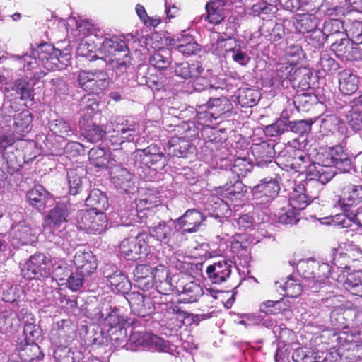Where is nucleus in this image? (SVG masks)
<instances>
[{
	"label": "nucleus",
	"mask_w": 362,
	"mask_h": 362,
	"mask_svg": "<svg viewBox=\"0 0 362 362\" xmlns=\"http://www.w3.org/2000/svg\"><path fill=\"white\" fill-rule=\"evenodd\" d=\"M305 176L304 183L296 185L289 197L290 206L298 211L318 197L322 186L334 177V173L319 165H310L305 170Z\"/></svg>",
	"instance_id": "obj_1"
},
{
	"label": "nucleus",
	"mask_w": 362,
	"mask_h": 362,
	"mask_svg": "<svg viewBox=\"0 0 362 362\" xmlns=\"http://www.w3.org/2000/svg\"><path fill=\"white\" fill-rule=\"evenodd\" d=\"M334 250L337 252L335 249ZM334 256V267H331L327 263H320L311 259L300 263V269L305 286L312 289L313 292H317L322 285L325 284V281L329 276L334 278L335 267L339 271L344 269H350L345 262V259H347L346 254L335 253Z\"/></svg>",
	"instance_id": "obj_2"
},
{
	"label": "nucleus",
	"mask_w": 362,
	"mask_h": 362,
	"mask_svg": "<svg viewBox=\"0 0 362 362\" xmlns=\"http://www.w3.org/2000/svg\"><path fill=\"white\" fill-rule=\"evenodd\" d=\"M31 54L13 55V58L22 66L24 71H30L37 66V57L47 69H58L62 51L55 49L48 42L30 45Z\"/></svg>",
	"instance_id": "obj_3"
},
{
	"label": "nucleus",
	"mask_w": 362,
	"mask_h": 362,
	"mask_svg": "<svg viewBox=\"0 0 362 362\" xmlns=\"http://www.w3.org/2000/svg\"><path fill=\"white\" fill-rule=\"evenodd\" d=\"M318 159L321 163H313L324 167L336 175V172L329 168L334 167L341 173L349 172L353 167L352 159L344 151L341 145L329 147L318 155Z\"/></svg>",
	"instance_id": "obj_4"
},
{
	"label": "nucleus",
	"mask_w": 362,
	"mask_h": 362,
	"mask_svg": "<svg viewBox=\"0 0 362 362\" xmlns=\"http://www.w3.org/2000/svg\"><path fill=\"white\" fill-rule=\"evenodd\" d=\"M132 157L134 160L135 165H144L155 170H162L168 163L167 156L161 148L155 144L142 149L136 148L132 153Z\"/></svg>",
	"instance_id": "obj_5"
},
{
	"label": "nucleus",
	"mask_w": 362,
	"mask_h": 362,
	"mask_svg": "<svg viewBox=\"0 0 362 362\" xmlns=\"http://www.w3.org/2000/svg\"><path fill=\"white\" fill-rule=\"evenodd\" d=\"M52 261L42 253H35L30 257L22 269L25 278L40 279L51 276Z\"/></svg>",
	"instance_id": "obj_6"
},
{
	"label": "nucleus",
	"mask_w": 362,
	"mask_h": 362,
	"mask_svg": "<svg viewBox=\"0 0 362 362\" xmlns=\"http://www.w3.org/2000/svg\"><path fill=\"white\" fill-rule=\"evenodd\" d=\"M109 79L104 70L82 71L78 74V83L85 91L99 94L108 86Z\"/></svg>",
	"instance_id": "obj_7"
},
{
	"label": "nucleus",
	"mask_w": 362,
	"mask_h": 362,
	"mask_svg": "<svg viewBox=\"0 0 362 362\" xmlns=\"http://www.w3.org/2000/svg\"><path fill=\"white\" fill-rule=\"evenodd\" d=\"M15 138L12 134L0 132V153L7 164L10 173L18 170L21 167L20 152L13 146Z\"/></svg>",
	"instance_id": "obj_8"
},
{
	"label": "nucleus",
	"mask_w": 362,
	"mask_h": 362,
	"mask_svg": "<svg viewBox=\"0 0 362 362\" xmlns=\"http://www.w3.org/2000/svg\"><path fill=\"white\" fill-rule=\"evenodd\" d=\"M280 186L277 177H266L254 186L252 189L253 199L257 204H266L276 198L279 192Z\"/></svg>",
	"instance_id": "obj_9"
},
{
	"label": "nucleus",
	"mask_w": 362,
	"mask_h": 362,
	"mask_svg": "<svg viewBox=\"0 0 362 362\" xmlns=\"http://www.w3.org/2000/svg\"><path fill=\"white\" fill-rule=\"evenodd\" d=\"M38 229L33 228L25 221H21L12 225L11 237L13 245H33L36 243L38 237Z\"/></svg>",
	"instance_id": "obj_10"
},
{
	"label": "nucleus",
	"mask_w": 362,
	"mask_h": 362,
	"mask_svg": "<svg viewBox=\"0 0 362 362\" xmlns=\"http://www.w3.org/2000/svg\"><path fill=\"white\" fill-rule=\"evenodd\" d=\"M147 238L146 233H139L136 237L124 239L119 247L121 252L129 260L140 259L141 255L146 253Z\"/></svg>",
	"instance_id": "obj_11"
},
{
	"label": "nucleus",
	"mask_w": 362,
	"mask_h": 362,
	"mask_svg": "<svg viewBox=\"0 0 362 362\" xmlns=\"http://www.w3.org/2000/svg\"><path fill=\"white\" fill-rule=\"evenodd\" d=\"M72 211V206L69 202L57 203L45 216L43 227L60 228L69 221Z\"/></svg>",
	"instance_id": "obj_12"
},
{
	"label": "nucleus",
	"mask_w": 362,
	"mask_h": 362,
	"mask_svg": "<svg viewBox=\"0 0 362 362\" xmlns=\"http://www.w3.org/2000/svg\"><path fill=\"white\" fill-rule=\"evenodd\" d=\"M132 312L139 317H145L155 310L154 302L149 295H144L139 292H132L127 298Z\"/></svg>",
	"instance_id": "obj_13"
},
{
	"label": "nucleus",
	"mask_w": 362,
	"mask_h": 362,
	"mask_svg": "<svg viewBox=\"0 0 362 362\" xmlns=\"http://www.w3.org/2000/svg\"><path fill=\"white\" fill-rule=\"evenodd\" d=\"M206 219L199 211L188 209L180 218L175 220L177 230L182 229V233H194L198 230L202 222Z\"/></svg>",
	"instance_id": "obj_14"
},
{
	"label": "nucleus",
	"mask_w": 362,
	"mask_h": 362,
	"mask_svg": "<svg viewBox=\"0 0 362 362\" xmlns=\"http://www.w3.org/2000/svg\"><path fill=\"white\" fill-rule=\"evenodd\" d=\"M90 110V114L81 115V119L79 121V127L81 134L89 141L95 143L100 141L105 135V131L100 126L94 123L91 119V114L95 109L88 106Z\"/></svg>",
	"instance_id": "obj_15"
},
{
	"label": "nucleus",
	"mask_w": 362,
	"mask_h": 362,
	"mask_svg": "<svg viewBox=\"0 0 362 362\" xmlns=\"http://www.w3.org/2000/svg\"><path fill=\"white\" fill-rule=\"evenodd\" d=\"M251 151L258 166L264 167L272 163L275 156L274 142L262 141L259 144H253Z\"/></svg>",
	"instance_id": "obj_16"
},
{
	"label": "nucleus",
	"mask_w": 362,
	"mask_h": 362,
	"mask_svg": "<svg viewBox=\"0 0 362 362\" xmlns=\"http://www.w3.org/2000/svg\"><path fill=\"white\" fill-rule=\"evenodd\" d=\"M110 175L111 180L117 189L127 193L133 188V175L126 168L117 165L116 163L111 168Z\"/></svg>",
	"instance_id": "obj_17"
},
{
	"label": "nucleus",
	"mask_w": 362,
	"mask_h": 362,
	"mask_svg": "<svg viewBox=\"0 0 362 362\" xmlns=\"http://www.w3.org/2000/svg\"><path fill=\"white\" fill-rule=\"evenodd\" d=\"M127 45L124 39L117 36L111 38H105L98 47V52L100 54V59L107 64L108 59L112 58L119 50L126 48Z\"/></svg>",
	"instance_id": "obj_18"
},
{
	"label": "nucleus",
	"mask_w": 362,
	"mask_h": 362,
	"mask_svg": "<svg viewBox=\"0 0 362 362\" xmlns=\"http://www.w3.org/2000/svg\"><path fill=\"white\" fill-rule=\"evenodd\" d=\"M279 160L284 163L286 167L295 171H300L303 168H306L309 163V157L303 155L300 151L292 150L291 152L282 151L279 157Z\"/></svg>",
	"instance_id": "obj_19"
},
{
	"label": "nucleus",
	"mask_w": 362,
	"mask_h": 362,
	"mask_svg": "<svg viewBox=\"0 0 362 362\" xmlns=\"http://www.w3.org/2000/svg\"><path fill=\"white\" fill-rule=\"evenodd\" d=\"M231 263L223 259L207 267L206 274L213 284H221L226 281L231 274Z\"/></svg>",
	"instance_id": "obj_20"
},
{
	"label": "nucleus",
	"mask_w": 362,
	"mask_h": 362,
	"mask_svg": "<svg viewBox=\"0 0 362 362\" xmlns=\"http://www.w3.org/2000/svg\"><path fill=\"white\" fill-rule=\"evenodd\" d=\"M74 263L76 269L85 275H90L98 267L96 257L90 251L78 250L74 257Z\"/></svg>",
	"instance_id": "obj_21"
},
{
	"label": "nucleus",
	"mask_w": 362,
	"mask_h": 362,
	"mask_svg": "<svg viewBox=\"0 0 362 362\" xmlns=\"http://www.w3.org/2000/svg\"><path fill=\"white\" fill-rule=\"evenodd\" d=\"M115 154L103 148L94 147L88 152V158L91 163L97 168H112L117 161L115 160Z\"/></svg>",
	"instance_id": "obj_22"
},
{
	"label": "nucleus",
	"mask_w": 362,
	"mask_h": 362,
	"mask_svg": "<svg viewBox=\"0 0 362 362\" xmlns=\"http://www.w3.org/2000/svg\"><path fill=\"white\" fill-rule=\"evenodd\" d=\"M177 230L175 221H160L158 225L149 228V235L156 240L167 243L175 231Z\"/></svg>",
	"instance_id": "obj_23"
},
{
	"label": "nucleus",
	"mask_w": 362,
	"mask_h": 362,
	"mask_svg": "<svg viewBox=\"0 0 362 362\" xmlns=\"http://www.w3.org/2000/svg\"><path fill=\"white\" fill-rule=\"evenodd\" d=\"M344 190V198L339 200L338 205L342 211H348V207L362 202V185L351 184Z\"/></svg>",
	"instance_id": "obj_24"
},
{
	"label": "nucleus",
	"mask_w": 362,
	"mask_h": 362,
	"mask_svg": "<svg viewBox=\"0 0 362 362\" xmlns=\"http://www.w3.org/2000/svg\"><path fill=\"white\" fill-rule=\"evenodd\" d=\"M16 349L21 360L32 362L34 360H41L44 357L37 343L16 341Z\"/></svg>",
	"instance_id": "obj_25"
},
{
	"label": "nucleus",
	"mask_w": 362,
	"mask_h": 362,
	"mask_svg": "<svg viewBox=\"0 0 362 362\" xmlns=\"http://www.w3.org/2000/svg\"><path fill=\"white\" fill-rule=\"evenodd\" d=\"M82 168H70L67 170V180L69 187V193L73 195L80 194L89 184L87 179L83 176Z\"/></svg>",
	"instance_id": "obj_26"
},
{
	"label": "nucleus",
	"mask_w": 362,
	"mask_h": 362,
	"mask_svg": "<svg viewBox=\"0 0 362 362\" xmlns=\"http://www.w3.org/2000/svg\"><path fill=\"white\" fill-rule=\"evenodd\" d=\"M199 107H206L205 112L207 111L213 118L217 119L230 111L231 103L226 97H221L211 98L206 104H203Z\"/></svg>",
	"instance_id": "obj_27"
},
{
	"label": "nucleus",
	"mask_w": 362,
	"mask_h": 362,
	"mask_svg": "<svg viewBox=\"0 0 362 362\" xmlns=\"http://www.w3.org/2000/svg\"><path fill=\"white\" fill-rule=\"evenodd\" d=\"M225 3L223 0H210L206 5V15H202L201 19L209 23H221L225 18Z\"/></svg>",
	"instance_id": "obj_28"
},
{
	"label": "nucleus",
	"mask_w": 362,
	"mask_h": 362,
	"mask_svg": "<svg viewBox=\"0 0 362 362\" xmlns=\"http://www.w3.org/2000/svg\"><path fill=\"white\" fill-rule=\"evenodd\" d=\"M339 88L345 95L355 93L358 86V77L349 69H344L338 74Z\"/></svg>",
	"instance_id": "obj_29"
},
{
	"label": "nucleus",
	"mask_w": 362,
	"mask_h": 362,
	"mask_svg": "<svg viewBox=\"0 0 362 362\" xmlns=\"http://www.w3.org/2000/svg\"><path fill=\"white\" fill-rule=\"evenodd\" d=\"M33 120L32 114L28 110H23L21 112H16L13 116L12 124L13 132L19 136H23L25 133H28L30 129V124Z\"/></svg>",
	"instance_id": "obj_30"
},
{
	"label": "nucleus",
	"mask_w": 362,
	"mask_h": 362,
	"mask_svg": "<svg viewBox=\"0 0 362 362\" xmlns=\"http://www.w3.org/2000/svg\"><path fill=\"white\" fill-rule=\"evenodd\" d=\"M311 76L312 73L305 67L296 68L293 72L291 84L297 89V92L311 90L310 85Z\"/></svg>",
	"instance_id": "obj_31"
},
{
	"label": "nucleus",
	"mask_w": 362,
	"mask_h": 362,
	"mask_svg": "<svg viewBox=\"0 0 362 362\" xmlns=\"http://www.w3.org/2000/svg\"><path fill=\"white\" fill-rule=\"evenodd\" d=\"M204 69L199 62H194L189 64L188 62H182L175 63L174 66V71L176 76L184 78L189 79L200 75Z\"/></svg>",
	"instance_id": "obj_32"
},
{
	"label": "nucleus",
	"mask_w": 362,
	"mask_h": 362,
	"mask_svg": "<svg viewBox=\"0 0 362 362\" xmlns=\"http://www.w3.org/2000/svg\"><path fill=\"white\" fill-rule=\"evenodd\" d=\"M49 196V193L40 185H35L27 193L28 202L38 211L45 209Z\"/></svg>",
	"instance_id": "obj_33"
},
{
	"label": "nucleus",
	"mask_w": 362,
	"mask_h": 362,
	"mask_svg": "<svg viewBox=\"0 0 362 362\" xmlns=\"http://www.w3.org/2000/svg\"><path fill=\"white\" fill-rule=\"evenodd\" d=\"M86 205L97 211H105L109 207L107 196L100 189H93L85 198Z\"/></svg>",
	"instance_id": "obj_34"
},
{
	"label": "nucleus",
	"mask_w": 362,
	"mask_h": 362,
	"mask_svg": "<svg viewBox=\"0 0 362 362\" xmlns=\"http://www.w3.org/2000/svg\"><path fill=\"white\" fill-rule=\"evenodd\" d=\"M35 82L29 81L28 76L26 78L16 80L13 86L12 90H15L16 95L21 100L33 104L34 100Z\"/></svg>",
	"instance_id": "obj_35"
},
{
	"label": "nucleus",
	"mask_w": 362,
	"mask_h": 362,
	"mask_svg": "<svg viewBox=\"0 0 362 362\" xmlns=\"http://www.w3.org/2000/svg\"><path fill=\"white\" fill-rule=\"evenodd\" d=\"M106 64L110 66L116 71L122 73L125 71L132 64V57L128 47L121 51L119 50L112 58L108 59Z\"/></svg>",
	"instance_id": "obj_36"
},
{
	"label": "nucleus",
	"mask_w": 362,
	"mask_h": 362,
	"mask_svg": "<svg viewBox=\"0 0 362 362\" xmlns=\"http://www.w3.org/2000/svg\"><path fill=\"white\" fill-rule=\"evenodd\" d=\"M54 356L58 362H80L85 357L82 350L67 346L57 347Z\"/></svg>",
	"instance_id": "obj_37"
},
{
	"label": "nucleus",
	"mask_w": 362,
	"mask_h": 362,
	"mask_svg": "<svg viewBox=\"0 0 362 362\" xmlns=\"http://www.w3.org/2000/svg\"><path fill=\"white\" fill-rule=\"evenodd\" d=\"M33 322L27 320L25 322L22 335L19 337L16 341H23L25 342L37 343L42 339V330L40 325L35 322L33 318Z\"/></svg>",
	"instance_id": "obj_38"
},
{
	"label": "nucleus",
	"mask_w": 362,
	"mask_h": 362,
	"mask_svg": "<svg viewBox=\"0 0 362 362\" xmlns=\"http://www.w3.org/2000/svg\"><path fill=\"white\" fill-rule=\"evenodd\" d=\"M202 294V286L194 281H190L182 286L179 296L182 303H192L197 302Z\"/></svg>",
	"instance_id": "obj_39"
},
{
	"label": "nucleus",
	"mask_w": 362,
	"mask_h": 362,
	"mask_svg": "<svg viewBox=\"0 0 362 362\" xmlns=\"http://www.w3.org/2000/svg\"><path fill=\"white\" fill-rule=\"evenodd\" d=\"M260 99L259 90L250 88H242L238 90L237 100L243 107L255 106Z\"/></svg>",
	"instance_id": "obj_40"
},
{
	"label": "nucleus",
	"mask_w": 362,
	"mask_h": 362,
	"mask_svg": "<svg viewBox=\"0 0 362 362\" xmlns=\"http://www.w3.org/2000/svg\"><path fill=\"white\" fill-rule=\"evenodd\" d=\"M194 146L189 143L180 139H173L168 141L167 153L170 156L186 158Z\"/></svg>",
	"instance_id": "obj_41"
},
{
	"label": "nucleus",
	"mask_w": 362,
	"mask_h": 362,
	"mask_svg": "<svg viewBox=\"0 0 362 362\" xmlns=\"http://www.w3.org/2000/svg\"><path fill=\"white\" fill-rule=\"evenodd\" d=\"M101 317L104 318V322L110 328H117L124 325L125 318L122 315V310L117 307H110L101 312Z\"/></svg>",
	"instance_id": "obj_42"
},
{
	"label": "nucleus",
	"mask_w": 362,
	"mask_h": 362,
	"mask_svg": "<svg viewBox=\"0 0 362 362\" xmlns=\"http://www.w3.org/2000/svg\"><path fill=\"white\" fill-rule=\"evenodd\" d=\"M150 334V333L142 331L131 332L129 338L125 343V348L131 351H136L140 348H148Z\"/></svg>",
	"instance_id": "obj_43"
},
{
	"label": "nucleus",
	"mask_w": 362,
	"mask_h": 362,
	"mask_svg": "<svg viewBox=\"0 0 362 362\" xmlns=\"http://www.w3.org/2000/svg\"><path fill=\"white\" fill-rule=\"evenodd\" d=\"M297 92L293 96V102L298 110L308 109L311 105L317 104L318 98L312 91Z\"/></svg>",
	"instance_id": "obj_44"
},
{
	"label": "nucleus",
	"mask_w": 362,
	"mask_h": 362,
	"mask_svg": "<svg viewBox=\"0 0 362 362\" xmlns=\"http://www.w3.org/2000/svg\"><path fill=\"white\" fill-rule=\"evenodd\" d=\"M341 37H337L331 45V49L335 52L338 57L344 59L349 52V49L353 42L345 33H339Z\"/></svg>",
	"instance_id": "obj_45"
},
{
	"label": "nucleus",
	"mask_w": 362,
	"mask_h": 362,
	"mask_svg": "<svg viewBox=\"0 0 362 362\" xmlns=\"http://www.w3.org/2000/svg\"><path fill=\"white\" fill-rule=\"evenodd\" d=\"M252 168L253 164L248 158L238 157L233 160L230 172L235 175L237 178H240L245 177Z\"/></svg>",
	"instance_id": "obj_46"
},
{
	"label": "nucleus",
	"mask_w": 362,
	"mask_h": 362,
	"mask_svg": "<svg viewBox=\"0 0 362 362\" xmlns=\"http://www.w3.org/2000/svg\"><path fill=\"white\" fill-rule=\"evenodd\" d=\"M49 129L57 136L67 138L74 135V129L70 124L64 119L59 118L49 124Z\"/></svg>",
	"instance_id": "obj_47"
},
{
	"label": "nucleus",
	"mask_w": 362,
	"mask_h": 362,
	"mask_svg": "<svg viewBox=\"0 0 362 362\" xmlns=\"http://www.w3.org/2000/svg\"><path fill=\"white\" fill-rule=\"evenodd\" d=\"M76 53L78 56L86 57L89 61L100 59V54L94 43H90L85 40H82L79 43Z\"/></svg>",
	"instance_id": "obj_48"
},
{
	"label": "nucleus",
	"mask_w": 362,
	"mask_h": 362,
	"mask_svg": "<svg viewBox=\"0 0 362 362\" xmlns=\"http://www.w3.org/2000/svg\"><path fill=\"white\" fill-rule=\"evenodd\" d=\"M51 276L56 281H59L61 285L65 284L69 275L70 274L71 270L64 262H55L52 263V267H51Z\"/></svg>",
	"instance_id": "obj_49"
},
{
	"label": "nucleus",
	"mask_w": 362,
	"mask_h": 362,
	"mask_svg": "<svg viewBox=\"0 0 362 362\" xmlns=\"http://www.w3.org/2000/svg\"><path fill=\"white\" fill-rule=\"evenodd\" d=\"M345 117L348 125L353 131L359 132L362 129V109L351 105L349 113Z\"/></svg>",
	"instance_id": "obj_50"
},
{
	"label": "nucleus",
	"mask_w": 362,
	"mask_h": 362,
	"mask_svg": "<svg viewBox=\"0 0 362 362\" xmlns=\"http://www.w3.org/2000/svg\"><path fill=\"white\" fill-rule=\"evenodd\" d=\"M104 212L93 210L91 220L92 225L89 233L101 234L105 231L107 226V218Z\"/></svg>",
	"instance_id": "obj_51"
},
{
	"label": "nucleus",
	"mask_w": 362,
	"mask_h": 362,
	"mask_svg": "<svg viewBox=\"0 0 362 362\" xmlns=\"http://www.w3.org/2000/svg\"><path fill=\"white\" fill-rule=\"evenodd\" d=\"M139 124L136 122L128 123L127 122L126 124H124L123 121L121 127L117 130V135L121 136V141L119 144H121L124 141H134L139 133Z\"/></svg>",
	"instance_id": "obj_52"
},
{
	"label": "nucleus",
	"mask_w": 362,
	"mask_h": 362,
	"mask_svg": "<svg viewBox=\"0 0 362 362\" xmlns=\"http://www.w3.org/2000/svg\"><path fill=\"white\" fill-rule=\"evenodd\" d=\"M107 284L111 286L112 291L120 293L127 292L131 287L129 281L122 271L115 275Z\"/></svg>",
	"instance_id": "obj_53"
},
{
	"label": "nucleus",
	"mask_w": 362,
	"mask_h": 362,
	"mask_svg": "<svg viewBox=\"0 0 362 362\" xmlns=\"http://www.w3.org/2000/svg\"><path fill=\"white\" fill-rule=\"evenodd\" d=\"M322 29L317 28V24H313L311 30L308 33V35H305V38L310 40L313 45H320L323 43L327 38V33L326 30L332 24H322Z\"/></svg>",
	"instance_id": "obj_54"
},
{
	"label": "nucleus",
	"mask_w": 362,
	"mask_h": 362,
	"mask_svg": "<svg viewBox=\"0 0 362 362\" xmlns=\"http://www.w3.org/2000/svg\"><path fill=\"white\" fill-rule=\"evenodd\" d=\"M235 42V45L227 49L226 52L231 54V57L235 62L240 66H245L249 63L251 58L249 54L242 49L240 43H238L236 41Z\"/></svg>",
	"instance_id": "obj_55"
},
{
	"label": "nucleus",
	"mask_w": 362,
	"mask_h": 362,
	"mask_svg": "<svg viewBox=\"0 0 362 362\" xmlns=\"http://www.w3.org/2000/svg\"><path fill=\"white\" fill-rule=\"evenodd\" d=\"M285 56L290 62L291 64H293L298 63L301 59H303L305 57L302 47L300 44L292 43L288 45L285 49Z\"/></svg>",
	"instance_id": "obj_56"
},
{
	"label": "nucleus",
	"mask_w": 362,
	"mask_h": 362,
	"mask_svg": "<svg viewBox=\"0 0 362 362\" xmlns=\"http://www.w3.org/2000/svg\"><path fill=\"white\" fill-rule=\"evenodd\" d=\"M67 32L76 40H83L91 32L93 24H68Z\"/></svg>",
	"instance_id": "obj_57"
},
{
	"label": "nucleus",
	"mask_w": 362,
	"mask_h": 362,
	"mask_svg": "<svg viewBox=\"0 0 362 362\" xmlns=\"http://www.w3.org/2000/svg\"><path fill=\"white\" fill-rule=\"evenodd\" d=\"M112 344L117 347H125L127 342V329L122 326L117 328H109L107 330Z\"/></svg>",
	"instance_id": "obj_58"
},
{
	"label": "nucleus",
	"mask_w": 362,
	"mask_h": 362,
	"mask_svg": "<svg viewBox=\"0 0 362 362\" xmlns=\"http://www.w3.org/2000/svg\"><path fill=\"white\" fill-rule=\"evenodd\" d=\"M93 215V209L80 210L77 213L76 223L78 228L89 233L91 220Z\"/></svg>",
	"instance_id": "obj_59"
},
{
	"label": "nucleus",
	"mask_w": 362,
	"mask_h": 362,
	"mask_svg": "<svg viewBox=\"0 0 362 362\" xmlns=\"http://www.w3.org/2000/svg\"><path fill=\"white\" fill-rule=\"evenodd\" d=\"M261 32L267 31L268 34L266 36H269L270 40L277 41L284 37L285 35L284 24H263L259 28Z\"/></svg>",
	"instance_id": "obj_60"
},
{
	"label": "nucleus",
	"mask_w": 362,
	"mask_h": 362,
	"mask_svg": "<svg viewBox=\"0 0 362 362\" xmlns=\"http://www.w3.org/2000/svg\"><path fill=\"white\" fill-rule=\"evenodd\" d=\"M295 69L296 68L291 63L280 64L276 67L274 79L281 83L286 80L291 82L293 72Z\"/></svg>",
	"instance_id": "obj_61"
},
{
	"label": "nucleus",
	"mask_w": 362,
	"mask_h": 362,
	"mask_svg": "<svg viewBox=\"0 0 362 362\" xmlns=\"http://www.w3.org/2000/svg\"><path fill=\"white\" fill-rule=\"evenodd\" d=\"M292 358L295 362H310L312 359H320L321 357L313 350L298 348L293 351Z\"/></svg>",
	"instance_id": "obj_62"
},
{
	"label": "nucleus",
	"mask_w": 362,
	"mask_h": 362,
	"mask_svg": "<svg viewBox=\"0 0 362 362\" xmlns=\"http://www.w3.org/2000/svg\"><path fill=\"white\" fill-rule=\"evenodd\" d=\"M318 65L321 69L327 74H332L339 69V64L327 53L320 54Z\"/></svg>",
	"instance_id": "obj_63"
},
{
	"label": "nucleus",
	"mask_w": 362,
	"mask_h": 362,
	"mask_svg": "<svg viewBox=\"0 0 362 362\" xmlns=\"http://www.w3.org/2000/svg\"><path fill=\"white\" fill-rule=\"evenodd\" d=\"M344 286L351 294L362 298V281L356 279L354 275L348 276L344 283Z\"/></svg>",
	"instance_id": "obj_64"
}]
</instances>
